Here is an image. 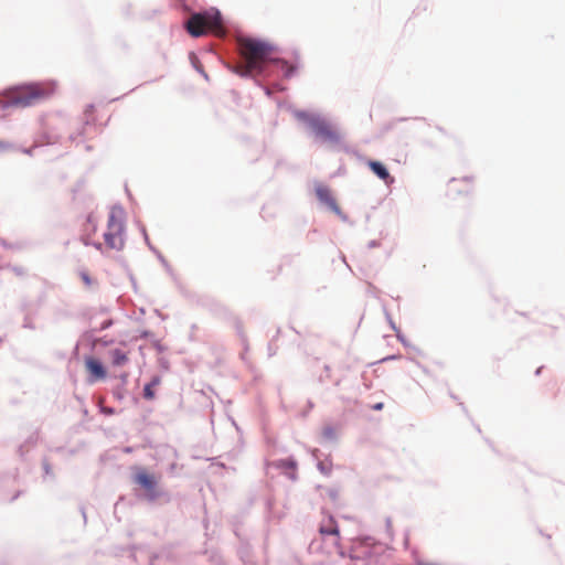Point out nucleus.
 Returning a JSON list of instances; mask_svg holds the SVG:
<instances>
[{
  "label": "nucleus",
  "mask_w": 565,
  "mask_h": 565,
  "mask_svg": "<svg viewBox=\"0 0 565 565\" xmlns=\"http://www.w3.org/2000/svg\"><path fill=\"white\" fill-rule=\"evenodd\" d=\"M237 44L244 62L234 66L233 72L239 76L260 75L269 62L279 64L286 76H290L295 71V67L286 61L271 57L275 47L268 42L252 38H239Z\"/></svg>",
  "instance_id": "1"
},
{
  "label": "nucleus",
  "mask_w": 565,
  "mask_h": 565,
  "mask_svg": "<svg viewBox=\"0 0 565 565\" xmlns=\"http://www.w3.org/2000/svg\"><path fill=\"white\" fill-rule=\"evenodd\" d=\"M55 90L49 83H32L12 88L7 92L6 104L14 107H29L50 97Z\"/></svg>",
  "instance_id": "2"
},
{
  "label": "nucleus",
  "mask_w": 565,
  "mask_h": 565,
  "mask_svg": "<svg viewBox=\"0 0 565 565\" xmlns=\"http://www.w3.org/2000/svg\"><path fill=\"white\" fill-rule=\"evenodd\" d=\"M126 213L120 206L109 210L106 230L103 233L104 244L107 249L120 250L125 246Z\"/></svg>",
  "instance_id": "3"
},
{
  "label": "nucleus",
  "mask_w": 565,
  "mask_h": 565,
  "mask_svg": "<svg viewBox=\"0 0 565 565\" xmlns=\"http://www.w3.org/2000/svg\"><path fill=\"white\" fill-rule=\"evenodd\" d=\"M185 28L195 38L205 34L207 31L217 35L223 33L222 21L217 13H195L186 21Z\"/></svg>",
  "instance_id": "4"
},
{
  "label": "nucleus",
  "mask_w": 565,
  "mask_h": 565,
  "mask_svg": "<svg viewBox=\"0 0 565 565\" xmlns=\"http://www.w3.org/2000/svg\"><path fill=\"white\" fill-rule=\"evenodd\" d=\"M310 128L315 135L324 142L335 143L340 140L339 132L329 122L320 117L317 119H311Z\"/></svg>",
  "instance_id": "5"
},
{
  "label": "nucleus",
  "mask_w": 565,
  "mask_h": 565,
  "mask_svg": "<svg viewBox=\"0 0 565 565\" xmlns=\"http://www.w3.org/2000/svg\"><path fill=\"white\" fill-rule=\"evenodd\" d=\"M85 369L88 373L89 383L105 380L107 376L106 370L102 362L93 356L85 358Z\"/></svg>",
  "instance_id": "6"
},
{
  "label": "nucleus",
  "mask_w": 565,
  "mask_h": 565,
  "mask_svg": "<svg viewBox=\"0 0 565 565\" xmlns=\"http://www.w3.org/2000/svg\"><path fill=\"white\" fill-rule=\"evenodd\" d=\"M135 481L140 484L149 494L150 499L156 498L157 479L153 475L148 473L146 470H139L135 476Z\"/></svg>",
  "instance_id": "7"
},
{
  "label": "nucleus",
  "mask_w": 565,
  "mask_h": 565,
  "mask_svg": "<svg viewBox=\"0 0 565 565\" xmlns=\"http://www.w3.org/2000/svg\"><path fill=\"white\" fill-rule=\"evenodd\" d=\"M316 195L321 203L326 204L334 213H337V214L341 213V210L328 186H326L323 184L317 185L316 186Z\"/></svg>",
  "instance_id": "8"
},
{
  "label": "nucleus",
  "mask_w": 565,
  "mask_h": 565,
  "mask_svg": "<svg viewBox=\"0 0 565 565\" xmlns=\"http://www.w3.org/2000/svg\"><path fill=\"white\" fill-rule=\"evenodd\" d=\"M472 188V178H454L449 182V192L454 194L469 193Z\"/></svg>",
  "instance_id": "9"
},
{
  "label": "nucleus",
  "mask_w": 565,
  "mask_h": 565,
  "mask_svg": "<svg viewBox=\"0 0 565 565\" xmlns=\"http://www.w3.org/2000/svg\"><path fill=\"white\" fill-rule=\"evenodd\" d=\"M367 167L372 170V172L374 174H376L386 184H391L394 182V179L390 175L388 170L380 161L370 160L367 162Z\"/></svg>",
  "instance_id": "10"
},
{
  "label": "nucleus",
  "mask_w": 565,
  "mask_h": 565,
  "mask_svg": "<svg viewBox=\"0 0 565 565\" xmlns=\"http://www.w3.org/2000/svg\"><path fill=\"white\" fill-rule=\"evenodd\" d=\"M319 532L322 534V535H334L337 537H339L340 535V531H339V526L337 524V522L334 521L333 518L329 516L321 525H320V529H319Z\"/></svg>",
  "instance_id": "11"
},
{
  "label": "nucleus",
  "mask_w": 565,
  "mask_h": 565,
  "mask_svg": "<svg viewBox=\"0 0 565 565\" xmlns=\"http://www.w3.org/2000/svg\"><path fill=\"white\" fill-rule=\"evenodd\" d=\"M111 363L114 366H121L128 363L129 358L128 354L120 350V349H114L109 352Z\"/></svg>",
  "instance_id": "12"
},
{
  "label": "nucleus",
  "mask_w": 565,
  "mask_h": 565,
  "mask_svg": "<svg viewBox=\"0 0 565 565\" xmlns=\"http://www.w3.org/2000/svg\"><path fill=\"white\" fill-rule=\"evenodd\" d=\"M160 384V379L158 376H154L150 383H148L143 388V397L146 399H153L154 398V387H157Z\"/></svg>",
  "instance_id": "13"
},
{
  "label": "nucleus",
  "mask_w": 565,
  "mask_h": 565,
  "mask_svg": "<svg viewBox=\"0 0 565 565\" xmlns=\"http://www.w3.org/2000/svg\"><path fill=\"white\" fill-rule=\"evenodd\" d=\"M79 277L86 288L90 289L96 286V280L90 277L88 271H86V270L79 271Z\"/></svg>",
  "instance_id": "14"
},
{
  "label": "nucleus",
  "mask_w": 565,
  "mask_h": 565,
  "mask_svg": "<svg viewBox=\"0 0 565 565\" xmlns=\"http://www.w3.org/2000/svg\"><path fill=\"white\" fill-rule=\"evenodd\" d=\"M295 116H296L297 119L306 122L309 127H310L311 119H317L318 118V116L311 115V114L306 113V111H296Z\"/></svg>",
  "instance_id": "15"
},
{
  "label": "nucleus",
  "mask_w": 565,
  "mask_h": 565,
  "mask_svg": "<svg viewBox=\"0 0 565 565\" xmlns=\"http://www.w3.org/2000/svg\"><path fill=\"white\" fill-rule=\"evenodd\" d=\"M85 232L87 233L88 236H90L92 234H94L96 232V223H95V220L93 218V216L87 217V222L85 225Z\"/></svg>",
  "instance_id": "16"
},
{
  "label": "nucleus",
  "mask_w": 565,
  "mask_h": 565,
  "mask_svg": "<svg viewBox=\"0 0 565 565\" xmlns=\"http://www.w3.org/2000/svg\"><path fill=\"white\" fill-rule=\"evenodd\" d=\"M95 111L94 105H88L85 109V114L88 116Z\"/></svg>",
  "instance_id": "17"
},
{
  "label": "nucleus",
  "mask_w": 565,
  "mask_h": 565,
  "mask_svg": "<svg viewBox=\"0 0 565 565\" xmlns=\"http://www.w3.org/2000/svg\"><path fill=\"white\" fill-rule=\"evenodd\" d=\"M383 407H384V404H383L382 402H380V403L374 404V405L372 406V409H374V411H381V409H383Z\"/></svg>",
  "instance_id": "18"
},
{
  "label": "nucleus",
  "mask_w": 565,
  "mask_h": 565,
  "mask_svg": "<svg viewBox=\"0 0 565 565\" xmlns=\"http://www.w3.org/2000/svg\"><path fill=\"white\" fill-rule=\"evenodd\" d=\"M10 146L3 141H0V149H8Z\"/></svg>",
  "instance_id": "19"
}]
</instances>
